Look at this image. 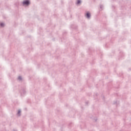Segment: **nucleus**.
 <instances>
[{
  "label": "nucleus",
  "mask_w": 131,
  "mask_h": 131,
  "mask_svg": "<svg viewBox=\"0 0 131 131\" xmlns=\"http://www.w3.org/2000/svg\"><path fill=\"white\" fill-rule=\"evenodd\" d=\"M20 96H24L26 95V88L25 87L22 88L19 91Z\"/></svg>",
  "instance_id": "f257e3e1"
},
{
  "label": "nucleus",
  "mask_w": 131,
  "mask_h": 131,
  "mask_svg": "<svg viewBox=\"0 0 131 131\" xmlns=\"http://www.w3.org/2000/svg\"><path fill=\"white\" fill-rule=\"evenodd\" d=\"M23 6H28L30 5V1L29 0H25L23 2Z\"/></svg>",
  "instance_id": "f03ea898"
},
{
  "label": "nucleus",
  "mask_w": 131,
  "mask_h": 131,
  "mask_svg": "<svg viewBox=\"0 0 131 131\" xmlns=\"http://www.w3.org/2000/svg\"><path fill=\"white\" fill-rule=\"evenodd\" d=\"M85 16L87 19H91V13H90V12H87Z\"/></svg>",
  "instance_id": "7ed1b4c3"
},
{
  "label": "nucleus",
  "mask_w": 131,
  "mask_h": 131,
  "mask_svg": "<svg viewBox=\"0 0 131 131\" xmlns=\"http://www.w3.org/2000/svg\"><path fill=\"white\" fill-rule=\"evenodd\" d=\"M17 115L18 116H21V110H19L17 112Z\"/></svg>",
  "instance_id": "20e7f679"
},
{
  "label": "nucleus",
  "mask_w": 131,
  "mask_h": 131,
  "mask_svg": "<svg viewBox=\"0 0 131 131\" xmlns=\"http://www.w3.org/2000/svg\"><path fill=\"white\" fill-rule=\"evenodd\" d=\"M80 4H81V1H80V0H77V2L76 4H77V5H80Z\"/></svg>",
  "instance_id": "39448f33"
},
{
  "label": "nucleus",
  "mask_w": 131,
  "mask_h": 131,
  "mask_svg": "<svg viewBox=\"0 0 131 131\" xmlns=\"http://www.w3.org/2000/svg\"><path fill=\"white\" fill-rule=\"evenodd\" d=\"M0 26H1V27H4L5 26V24L4 23H1Z\"/></svg>",
  "instance_id": "423d86ee"
},
{
  "label": "nucleus",
  "mask_w": 131,
  "mask_h": 131,
  "mask_svg": "<svg viewBox=\"0 0 131 131\" xmlns=\"http://www.w3.org/2000/svg\"><path fill=\"white\" fill-rule=\"evenodd\" d=\"M100 9H101V10H103V9H104V6H103V5H100Z\"/></svg>",
  "instance_id": "0eeeda50"
},
{
  "label": "nucleus",
  "mask_w": 131,
  "mask_h": 131,
  "mask_svg": "<svg viewBox=\"0 0 131 131\" xmlns=\"http://www.w3.org/2000/svg\"><path fill=\"white\" fill-rule=\"evenodd\" d=\"M18 80H22V77L19 76L18 78Z\"/></svg>",
  "instance_id": "6e6552de"
},
{
  "label": "nucleus",
  "mask_w": 131,
  "mask_h": 131,
  "mask_svg": "<svg viewBox=\"0 0 131 131\" xmlns=\"http://www.w3.org/2000/svg\"><path fill=\"white\" fill-rule=\"evenodd\" d=\"M71 28H73L74 29H77V27H75V28H73V25H72L71 26Z\"/></svg>",
  "instance_id": "1a4fd4ad"
},
{
  "label": "nucleus",
  "mask_w": 131,
  "mask_h": 131,
  "mask_svg": "<svg viewBox=\"0 0 131 131\" xmlns=\"http://www.w3.org/2000/svg\"><path fill=\"white\" fill-rule=\"evenodd\" d=\"M120 54H121V55H122V56H121L122 58V57H124V53H121Z\"/></svg>",
  "instance_id": "9d476101"
},
{
  "label": "nucleus",
  "mask_w": 131,
  "mask_h": 131,
  "mask_svg": "<svg viewBox=\"0 0 131 131\" xmlns=\"http://www.w3.org/2000/svg\"><path fill=\"white\" fill-rule=\"evenodd\" d=\"M118 101H116L115 102H114V104H118Z\"/></svg>",
  "instance_id": "9b49d317"
},
{
  "label": "nucleus",
  "mask_w": 131,
  "mask_h": 131,
  "mask_svg": "<svg viewBox=\"0 0 131 131\" xmlns=\"http://www.w3.org/2000/svg\"><path fill=\"white\" fill-rule=\"evenodd\" d=\"M89 104V102H85V105H88Z\"/></svg>",
  "instance_id": "f8f14e48"
},
{
  "label": "nucleus",
  "mask_w": 131,
  "mask_h": 131,
  "mask_svg": "<svg viewBox=\"0 0 131 131\" xmlns=\"http://www.w3.org/2000/svg\"><path fill=\"white\" fill-rule=\"evenodd\" d=\"M97 120H98L97 119H95V122L97 121Z\"/></svg>",
  "instance_id": "ddd939ff"
},
{
  "label": "nucleus",
  "mask_w": 131,
  "mask_h": 131,
  "mask_svg": "<svg viewBox=\"0 0 131 131\" xmlns=\"http://www.w3.org/2000/svg\"><path fill=\"white\" fill-rule=\"evenodd\" d=\"M13 131H18L16 129H13Z\"/></svg>",
  "instance_id": "4468645a"
},
{
  "label": "nucleus",
  "mask_w": 131,
  "mask_h": 131,
  "mask_svg": "<svg viewBox=\"0 0 131 131\" xmlns=\"http://www.w3.org/2000/svg\"><path fill=\"white\" fill-rule=\"evenodd\" d=\"M112 7H113V8H114V6H113Z\"/></svg>",
  "instance_id": "2eb2a0df"
}]
</instances>
